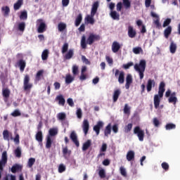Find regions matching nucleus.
<instances>
[{
	"mask_svg": "<svg viewBox=\"0 0 180 180\" xmlns=\"http://www.w3.org/2000/svg\"><path fill=\"white\" fill-rule=\"evenodd\" d=\"M99 40H101V36L96 34L91 33L89 35L87 40L85 36L83 35L81 39V47L82 49H86V44L92 46L94 41H99Z\"/></svg>",
	"mask_w": 180,
	"mask_h": 180,
	"instance_id": "f257e3e1",
	"label": "nucleus"
},
{
	"mask_svg": "<svg viewBox=\"0 0 180 180\" xmlns=\"http://www.w3.org/2000/svg\"><path fill=\"white\" fill-rule=\"evenodd\" d=\"M99 8V1H96L93 4L91 11V15H88L85 18L86 23L89 25H94L95 19H94L96 12H98V8Z\"/></svg>",
	"mask_w": 180,
	"mask_h": 180,
	"instance_id": "f03ea898",
	"label": "nucleus"
},
{
	"mask_svg": "<svg viewBox=\"0 0 180 180\" xmlns=\"http://www.w3.org/2000/svg\"><path fill=\"white\" fill-rule=\"evenodd\" d=\"M146 67H147V63L146 62V60H141L139 61V64L136 63L134 66L135 71L139 74L140 79H143V78H144Z\"/></svg>",
	"mask_w": 180,
	"mask_h": 180,
	"instance_id": "7ed1b4c3",
	"label": "nucleus"
},
{
	"mask_svg": "<svg viewBox=\"0 0 180 180\" xmlns=\"http://www.w3.org/2000/svg\"><path fill=\"white\" fill-rule=\"evenodd\" d=\"M8 164V153L4 150L1 155V159L0 160V179H2V172H4V168L6 167Z\"/></svg>",
	"mask_w": 180,
	"mask_h": 180,
	"instance_id": "20e7f679",
	"label": "nucleus"
},
{
	"mask_svg": "<svg viewBox=\"0 0 180 180\" xmlns=\"http://www.w3.org/2000/svg\"><path fill=\"white\" fill-rule=\"evenodd\" d=\"M134 134H136L139 141H144V130L139 126L134 128Z\"/></svg>",
	"mask_w": 180,
	"mask_h": 180,
	"instance_id": "39448f33",
	"label": "nucleus"
},
{
	"mask_svg": "<svg viewBox=\"0 0 180 180\" xmlns=\"http://www.w3.org/2000/svg\"><path fill=\"white\" fill-rule=\"evenodd\" d=\"M23 85L24 91H30L33 88V84L30 83V77L29 75H25Z\"/></svg>",
	"mask_w": 180,
	"mask_h": 180,
	"instance_id": "423d86ee",
	"label": "nucleus"
},
{
	"mask_svg": "<svg viewBox=\"0 0 180 180\" xmlns=\"http://www.w3.org/2000/svg\"><path fill=\"white\" fill-rule=\"evenodd\" d=\"M37 32L38 33H44L46 30H47V25H46V22L43 21L42 19H38L37 20Z\"/></svg>",
	"mask_w": 180,
	"mask_h": 180,
	"instance_id": "0eeeda50",
	"label": "nucleus"
},
{
	"mask_svg": "<svg viewBox=\"0 0 180 180\" xmlns=\"http://www.w3.org/2000/svg\"><path fill=\"white\" fill-rule=\"evenodd\" d=\"M119 75V76H118ZM115 77L117 78L118 77V82L119 84H124V72L119 71V70H115Z\"/></svg>",
	"mask_w": 180,
	"mask_h": 180,
	"instance_id": "6e6552de",
	"label": "nucleus"
},
{
	"mask_svg": "<svg viewBox=\"0 0 180 180\" xmlns=\"http://www.w3.org/2000/svg\"><path fill=\"white\" fill-rule=\"evenodd\" d=\"M103 127V122L98 121L97 124L93 127L94 131L96 132V136H99V134L101 133V129Z\"/></svg>",
	"mask_w": 180,
	"mask_h": 180,
	"instance_id": "1a4fd4ad",
	"label": "nucleus"
},
{
	"mask_svg": "<svg viewBox=\"0 0 180 180\" xmlns=\"http://www.w3.org/2000/svg\"><path fill=\"white\" fill-rule=\"evenodd\" d=\"M70 139L72 140V143L75 144L77 147H79V141H78V136H77V133L75 131H72L70 135Z\"/></svg>",
	"mask_w": 180,
	"mask_h": 180,
	"instance_id": "9d476101",
	"label": "nucleus"
},
{
	"mask_svg": "<svg viewBox=\"0 0 180 180\" xmlns=\"http://www.w3.org/2000/svg\"><path fill=\"white\" fill-rule=\"evenodd\" d=\"M150 16L156 19V20H155L153 23L154 25H155L157 28H160V27L161 26V23H160V16H158L157 13H154V11L150 12Z\"/></svg>",
	"mask_w": 180,
	"mask_h": 180,
	"instance_id": "9b49d317",
	"label": "nucleus"
},
{
	"mask_svg": "<svg viewBox=\"0 0 180 180\" xmlns=\"http://www.w3.org/2000/svg\"><path fill=\"white\" fill-rule=\"evenodd\" d=\"M154 86H155V80L149 79L146 84L147 92H151Z\"/></svg>",
	"mask_w": 180,
	"mask_h": 180,
	"instance_id": "f8f14e48",
	"label": "nucleus"
},
{
	"mask_svg": "<svg viewBox=\"0 0 180 180\" xmlns=\"http://www.w3.org/2000/svg\"><path fill=\"white\" fill-rule=\"evenodd\" d=\"M2 95L4 97V102H8V100L9 99V96H11V90L8 88L4 89L2 90Z\"/></svg>",
	"mask_w": 180,
	"mask_h": 180,
	"instance_id": "ddd939ff",
	"label": "nucleus"
},
{
	"mask_svg": "<svg viewBox=\"0 0 180 180\" xmlns=\"http://www.w3.org/2000/svg\"><path fill=\"white\" fill-rule=\"evenodd\" d=\"M82 127L85 136H86V134H88V131H89V122L88 120H84Z\"/></svg>",
	"mask_w": 180,
	"mask_h": 180,
	"instance_id": "4468645a",
	"label": "nucleus"
},
{
	"mask_svg": "<svg viewBox=\"0 0 180 180\" xmlns=\"http://www.w3.org/2000/svg\"><path fill=\"white\" fill-rule=\"evenodd\" d=\"M137 34V32H136V30L133 27V26L129 25L128 27V36L130 37V39H134Z\"/></svg>",
	"mask_w": 180,
	"mask_h": 180,
	"instance_id": "2eb2a0df",
	"label": "nucleus"
},
{
	"mask_svg": "<svg viewBox=\"0 0 180 180\" xmlns=\"http://www.w3.org/2000/svg\"><path fill=\"white\" fill-rule=\"evenodd\" d=\"M165 92V82H161L159 85L158 94L160 98L164 96V93Z\"/></svg>",
	"mask_w": 180,
	"mask_h": 180,
	"instance_id": "dca6fc26",
	"label": "nucleus"
},
{
	"mask_svg": "<svg viewBox=\"0 0 180 180\" xmlns=\"http://www.w3.org/2000/svg\"><path fill=\"white\" fill-rule=\"evenodd\" d=\"M131 84H133V77L131 76V75L128 74L126 77V89H129L130 85H131Z\"/></svg>",
	"mask_w": 180,
	"mask_h": 180,
	"instance_id": "f3484780",
	"label": "nucleus"
},
{
	"mask_svg": "<svg viewBox=\"0 0 180 180\" xmlns=\"http://www.w3.org/2000/svg\"><path fill=\"white\" fill-rule=\"evenodd\" d=\"M161 98L160 96V94H155L154 96V98H153V102H154V106L155 109H158V108L160 107V103L161 102Z\"/></svg>",
	"mask_w": 180,
	"mask_h": 180,
	"instance_id": "a211bd4d",
	"label": "nucleus"
},
{
	"mask_svg": "<svg viewBox=\"0 0 180 180\" xmlns=\"http://www.w3.org/2000/svg\"><path fill=\"white\" fill-rule=\"evenodd\" d=\"M121 46L120 44H119V42L115 41L114 42H112V53H117V51H119L121 49Z\"/></svg>",
	"mask_w": 180,
	"mask_h": 180,
	"instance_id": "6ab92c4d",
	"label": "nucleus"
},
{
	"mask_svg": "<svg viewBox=\"0 0 180 180\" xmlns=\"http://www.w3.org/2000/svg\"><path fill=\"white\" fill-rule=\"evenodd\" d=\"M17 64L20 68V71L23 72V71H25V68H26V61L23 59H20L18 61Z\"/></svg>",
	"mask_w": 180,
	"mask_h": 180,
	"instance_id": "aec40b11",
	"label": "nucleus"
},
{
	"mask_svg": "<svg viewBox=\"0 0 180 180\" xmlns=\"http://www.w3.org/2000/svg\"><path fill=\"white\" fill-rule=\"evenodd\" d=\"M169 103H174V105L176 104V102H178V98H176V93L173 92L171 94L170 97L168 99Z\"/></svg>",
	"mask_w": 180,
	"mask_h": 180,
	"instance_id": "412c9836",
	"label": "nucleus"
},
{
	"mask_svg": "<svg viewBox=\"0 0 180 180\" xmlns=\"http://www.w3.org/2000/svg\"><path fill=\"white\" fill-rule=\"evenodd\" d=\"M22 165L19 164H15L14 165L12 166L11 171L13 174H16V172L22 171Z\"/></svg>",
	"mask_w": 180,
	"mask_h": 180,
	"instance_id": "4be33fe9",
	"label": "nucleus"
},
{
	"mask_svg": "<svg viewBox=\"0 0 180 180\" xmlns=\"http://www.w3.org/2000/svg\"><path fill=\"white\" fill-rule=\"evenodd\" d=\"M74 57V49H70L63 56L64 60H71Z\"/></svg>",
	"mask_w": 180,
	"mask_h": 180,
	"instance_id": "5701e85b",
	"label": "nucleus"
},
{
	"mask_svg": "<svg viewBox=\"0 0 180 180\" xmlns=\"http://www.w3.org/2000/svg\"><path fill=\"white\" fill-rule=\"evenodd\" d=\"M56 101H58V105H60L61 106L65 105V98H64V96L61 94L56 96Z\"/></svg>",
	"mask_w": 180,
	"mask_h": 180,
	"instance_id": "b1692460",
	"label": "nucleus"
},
{
	"mask_svg": "<svg viewBox=\"0 0 180 180\" xmlns=\"http://www.w3.org/2000/svg\"><path fill=\"white\" fill-rule=\"evenodd\" d=\"M120 94H122V91L119 89L114 91V93L112 95L113 102H117V99H119V96H120Z\"/></svg>",
	"mask_w": 180,
	"mask_h": 180,
	"instance_id": "393cba45",
	"label": "nucleus"
},
{
	"mask_svg": "<svg viewBox=\"0 0 180 180\" xmlns=\"http://www.w3.org/2000/svg\"><path fill=\"white\" fill-rule=\"evenodd\" d=\"M171 33H172V27L168 26L165 30H164V36L165 39H168L169 36H171Z\"/></svg>",
	"mask_w": 180,
	"mask_h": 180,
	"instance_id": "a878e982",
	"label": "nucleus"
},
{
	"mask_svg": "<svg viewBox=\"0 0 180 180\" xmlns=\"http://www.w3.org/2000/svg\"><path fill=\"white\" fill-rule=\"evenodd\" d=\"M91 146H92V141H91V139H89L83 143L82 148V151H86V150H88V148L91 147Z\"/></svg>",
	"mask_w": 180,
	"mask_h": 180,
	"instance_id": "bb28decb",
	"label": "nucleus"
},
{
	"mask_svg": "<svg viewBox=\"0 0 180 180\" xmlns=\"http://www.w3.org/2000/svg\"><path fill=\"white\" fill-rule=\"evenodd\" d=\"M112 133V124H108L104 129V135L105 137H109V134Z\"/></svg>",
	"mask_w": 180,
	"mask_h": 180,
	"instance_id": "cd10ccee",
	"label": "nucleus"
},
{
	"mask_svg": "<svg viewBox=\"0 0 180 180\" xmlns=\"http://www.w3.org/2000/svg\"><path fill=\"white\" fill-rule=\"evenodd\" d=\"M110 17L113 20H120V14L116 12V11H112L110 13Z\"/></svg>",
	"mask_w": 180,
	"mask_h": 180,
	"instance_id": "c85d7f7f",
	"label": "nucleus"
},
{
	"mask_svg": "<svg viewBox=\"0 0 180 180\" xmlns=\"http://www.w3.org/2000/svg\"><path fill=\"white\" fill-rule=\"evenodd\" d=\"M43 74H44V70H40L37 72L35 75V81H37V82H39V81L43 78Z\"/></svg>",
	"mask_w": 180,
	"mask_h": 180,
	"instance_id": "c756f323",
	"label": "nucleus"
},
{
	"mask_svg": "<svg viewBox=\"0 0 180 180\" xmlns=\"http://www.w3.org/2000/svg\"><path fill=\"white\" fill-rule=\"evenodd\" d=\"M134 151L133 150H129L127 153V161H134Z\"/></svg>",
	"mask_w": 180,
	"mask_h": 180,
	"instance_id": "7c9ffc66",
	"label": "nucleus"
},
{
	"mask_svg": "<svg viewBox=\"0 0 180 180\" xmlns=\"http://www.w3.org/2000/svg\"><path fill=\"white\" fill-rule=\"evenodd\" d=\"M176 49H178V47L176 46V44H175L174 41H172L169 46L170 53L172 54H175V53H176Z\"/></svg>",
	"mask_w": 180,
	"mask_h": 180,
	"instance_id": "2f4dec72",
	"label": "nucleus"
},
{
	"mask_svg": "<svg viewBox=\"0 0 180 180\" xmlns=\"http://www.w3.org/2000/svg\"><path fill=\"white\" fill-rule=\"evenodd\" d=\"M48 136H50V137H54V136H57L58 134V129L57 128H51L49 131Z\"/></svg>",
	"mask_w": 180,
	"mask_h": 180,
	"instance_id": "473e14b6",
	"label": "nucleus"
},
{
	"mask_svg": "<svg viewBox=\"0 0 180 180\" xmlns=\"http://www.w3.org/2000/svg\"><path fill=\"white\" fill-rule=\"evenodd\" d=\"M35 139L39 143H43V132L41 131H38L36 134Z\"/></svg>",
	"mask_w": 180,
	"mask_h": 180,
	"instance_id": "72a5a7b5",
	"label": "nucleus"
},
{
	"mask_svg": "<svg viewBox=\"0 0 180 180\" xmlns=\"http://www.w3.org/2000/svg\"><path fill=\"white\" fill-rule=\"evenodd\" d=\"M75 79V78L74 77H72L71 75L68 74L65 76V84H67L68 85H69V84H71L74 80Z\"/></svg>",
	"mask_w": 180,
	"mask_h": 180,
	"instance_id": "f704fd0d",
	"label": "nucleus"
},
{
	"mask_svg": "<svg viewBox=\"0 0 180 180\" xmlns=\"http://www.w3.org/2000/svg\"><path fill=\"white\" fill-rule=\"evenodd\" d=\"M81 22H82V14L79 13L75 20V25L76 27H78V26L81 25Z\"/></svg>",
	"mask_w": 180,
	"mask_h": 180,
	"instance_id": "c9c22d12",
	"label": "nucleus"
},
{
	"mask_svg": "<svg viewBox=\"0 0 180 180\" xmlns=\"http://www.w3.org/2000/svg\"><path fill=\"white\" fill-rule=\"evenodd\" d=\"M23 5V0H18L15 4H14L13 8L14 11H19L20 6Z\"/></svg>",
	"mask_w": 180,
	"mask_h": 180,
	"instance_id": "e433bc0d",
	"label": "nucleus"
},
{
	"mask_svg": "<svg viewBox=\"0 0 180 180\" xmlns=\"http://www.w3.org/2000/svg\"><path fill=\"white\" fill-rule=\"evenodd\" d=\"M67 30V24L64 22H60L58 25V32H64V30Z\"/></svg>",
	"mask_w": 180,
	"mask_h": 180,
	"instance_id": "4c0bfd02",
	"label": "nucleus"
},
{
	"mask_svg": "<svg viewBox=\"0 0 180 180\" xmlns=\"http://www.w3.org/2000/svg\"><path fill=\"white\" fill-rule=\"evenodd\" d=\"M2 12H4V16H9V13H11V9L9 8V6H3L1 8Z\"/></svg>",
	"mask_w": 180,
	"mask_h": 180,
	"instance_id": "58836bf2",
	"label": "nucleus"
},
{
	"mask_svg": "<svg viewBox=\"0 0 180 180\" xmlns=\"http://www.w3.org/2000/svg\"><path fill=\"white\" fill-rule=\"evenodd\" d=\"M57 119L63 122L67 119V115H65V112H59L57 115Z\"/></svg>",
	"mask_w": 180,
	"mask_h": 180,
	"instance_id": "ea45409f",
	"label": "nucleus"
},
{
	"mask_svg": "<svg viewBox=\"0 0 180 180\" xmlns=\"http://www.w3.org/2000/svg\"><path fill=\"white\" fill-rule=\"evenodd\" d=\"M122 4L125 9H130V8H131V2L130 0H122Z\"/></svg>",
	"mask_w": 180,
	"mask_h": 180,
	"instance_id": "a19ab883",
	"label": "nucleus"
},
{
	"mask_svg": "<svg viewBox=\"0 0 180 180\" xmlns=\"http://www.w3.org/2000/svg\"><path fill=\"white\" fill-rule=\"evenodd\" d=\"M51 144H53V141L50 136H46V148H51Z\"/></svg>",
	"mask_w": 180,
	"mask_h": 180,
	"instance_id": "79ce46f5",
	"label": "nucleus"
},
{
	"mask_svg": "<svg viewBox=\"0 0 180 180\" xmlns=\"http://www.w3.org/2000/svg\"><path fill=\"white\" fill-rule=\"evenodd\" d=\"M14 154L17 158H20V157H22V150L20 149V148L18 147L14 150Z\"/></svg>",
	"mask_w": 180,
	"mask_h": 180,
	"instance_id": "37998d69",
	"label": "nucleus"
},
{
	"mask_svg": "<svg viewBox=\"0 0 180 180\" xmlns=\"http://www.w3.org/2000/svg\"><path fill=\"white\" fill-rule=\"evenodd\" d=\"M25 29H26V23H25V22H20L18 24V30L20 32H25Z\"/></svg>",
	"mask_w": 180,
	"mask_h": 180,
	"instance_id": "c03bdc74",
	"label": "nucleus"
},
{
	"mask_svg": "<svg viewBox=\"0 0 180 180\" xmlns=\"http://www.w3.org/2000/svg\"><path fill=\"white\" fill-rule=\"evenodd\" d=\"M165 129L166 130H174L176 129V125H175V124L168 123L166 124Z\"/></svg>",
	"mask_w": 180,
	"mask_h": 180,
	"instance_id": "a18cd8bd",
	"label": "nucleus"
},
{
	"mask_svg": "<svg viewBox=\"0 0 180 180\" xmlns=\"http://www.w3.org/2000/svg\"><path fill=\"white\" fill-rule=\"evenodd\" d=\"M49 58V50L45 49L41 54V59L44 61Z\"/></svg>",
	"mask_w": 180,
	"mask_h": 180,
	"instance_id": "49530a36",
	"label": "nucleus"
},
{
	"mask_svg": "<svg viewBox=\"0 0 180 180\" xmlns=\"http://www.w3.org/2000/svg\"><path fill=\"white\" fill-rule=\"evenodd\" d=\"M3 137H4V140L9 141L10 136H9V131H8V129H6L3 131Z\"/></svg>",
	"mask_w": 180,
	"mask_h": 180,
	"instance_id": "de8ad7c7",
	"label": "nucleus"
},
{
	"mask_svg": "<svg viewBox=\"0 0 180 180\" xmlns=\"http://www.w3.org/2000/svg\"><path fill=\"white\" fill-rule=\"evenodd\" d=\"M68 47H69L68 43L65 42L62 46V50H61L62 54H65V53L68 51Z\"/></svg>",
	"mask_w": 180,
	"mask_h": 180,
	"instance_id": "09e8293b",
	"label": "nucleus"
},
{
	"mask_svg": "<svg viewBox=\"0 0 180 180\" xmlns=\"http://www.w3.org/2000/svg\"><path fill=\"white\" fill-rule=\"evenodd\" d=\"M98 175L101 179L106 178V172L103 169H101L98 171Z\"/></svg>",
	"mask_w": 180,
	"mask_h": 180,
	"instance_id": "8fccbe9b",
	"label": "nucleus"
},
{
	"mask_svg": "<svg viewBox=\"0 0 180 180\" xmlns=\"http://www.w3.org/2000/svg\"><path fill=\"white\" fill-rule=\"evenodd\" d=\"M133 53H134V54H140V53H143V49L140 46L135 47L133 49Z\"/></svg>",
	"mask_w": 180,
	"mask_h": 180,
	"instance_id": "3c124183",
	"label": "nucleus"
},
{
	"mask_svg": "<svg viewBox=\"0 0 180 180\" xmlns=\"http://www.w3.org/2000/svg\"><path fill=\"white\" fill-rule=\"evenodd\" d=\"M34 162H36V159H34V158H30L28 160L29 168H32V167L34 165Z\"/></svg>",
	"mask_w": 180,
	"mask_h": 180,
	"instance_id": "603ef678",
	"label": "nucleus"
},
{
	"mask_svg": "<svg viewBox=\"0 0 180 180\" xmlns=\"http://www.w3.org/2000/svg\"><path fill=\"white\" fill-rule=\"evenodd\" d=\"M78 65H74L72 68V74L73 75H78V72H79V70H78Z\"/></svg>",
	"mask_w": 180,
	"mask_h": 180,
	"instance_id": "864d4df0",
	"label": "nucleus"
},
{
	"mask_svg": "<svg viewBox=\"0 0 180 180\" xmlns=\"http://www.w3.org/2000/svg\"><path fill=\"white\" fill-rule=\"evenodd\" d=\"M131 129H133V124H128L124 128L125 133H129V131H131Z\"/></svg>",
	"mask_w": 180,
	"mask_h": 180,
	"instance_id": "5fc2aeb1",
	"label": "nucleus"
},
{
	"mask_svg": "<svg viewBox=\"0 0 180 180\" xmlns=\"http://www.w3.org/2000/svg\"><path fill=\"white\" fill-rule=\"evenodd\" d=\"M22 113H20V111L19 110H15L12 113L11 116L13 117H18V116H21Z\"/></svg>",
	"mask_w": 180,
	"mask_h": 180,
	"instance_id": "6e6d98bb",
	"label": "nucleus"
},
{
	"mask_svg": "<svg viewBox=\"0 0 180 180\" xmlns=\"http://www.w3.org/2000/svg\"><path fill=\"white\" fill-rule=\"evenodd\" d=\"M82 61L87 65H91V61H89V60H88L85 56H82Z\"/></svg>",
	"mask_w": 180,
	"mask_h": 180,
	"instance_id": "4d7b16f0",
	"label": "nucleus"
},
{
	"mask_svg": "<svg viewBox=\"0 0 180 180\" xmlns=\"http://www.w3.org/2000/svg\"><path fill=\"white\" fill-rule=\"evenodd\" d=\"M63 155H71V150H68V147L65 146V148H63Z\"/></svg>",
	"mask_w": 180,
	"mask_h": 180,
	"instance_id": "13d9d810",
	"label": "nucleus"
},
{
	"mask_svg": "<svg viewBox=\"0 0 180 180\" xmlns=\"http://www.w3.org/2000/svg\"><path fill=\"white\" fill-rule=\"evenodd\" d=\"M124 113H125V115H130V107H129V105L127 104L124 105Z\"/></svg>",
	"mask_w": 180,
	"mask_h": 180,
	"instance_id": "bf43d9fd",
	"label": "nucleus"
},
{
	"mask_svg": "<svg viewBox=\"0 0 180 180\" xmlns=\"http://www.w3.org/2000/svg\"><path fill=\"white\" fill-rule=\"evenodd\" d=\"M20 19H22L23 20H26L27 19V12L22 11L20 15Z\"/></svg>",
	"mask_w": 180,
	"mask_h": 180,
	"instance_id": "052dcab7",
	"label": "nucleus"
},
{
	"mask_svg": "<svg viewBox=\"0 0 180 180\" xmlns=\"http://www.w3.org/2000/svg\"><path fill=\"white\" fill-rule=\"evenodd\" d=\"M120 174L122 176H127V172H126V169L123 167L120 168Z\"/></svg>",
	"mask_w": 180,
	"mask_h": 180,
	"instance_id": "680f3d73",
	"label": "nucleus"
},
{
	"mask_svg": "<svg viewBox=\"0 0 180 180\" xmlns=\"http://www.w3.org/2000/svg\"><path fill=\"white\" fill-rule=\"evenodd\" d=\"M65 171V166L63 164H60L58 167V172L63 174Z\"/></svg>",
	"mask_w": 180,
	"mask_h": 180,
	"instance_id": "e2e57ef3",
	"label": "nucleus"
},
{
	"mask_svg": "<svg viewBox=\"0 0 180 180\" xmlns=\"http://www.w3.org/2000/svg\"><path fill=\"white\" fill-rule=\"evenodd\" d=\"M161 165L162 168H163L165 171H168V169H169V165H168V163L163 162Z\"/></svg>",
	"mask_w": 180,
	"mask_h": 180,
	"instance_id": "0e129e2a",
	"label": "nucleus"
},
{
	"mask_svg": "<svg viewBox=\"0 0 180 180\" xmlns=\"http://www.w3.org/2000/svg\"><path fill=\"white\" fill-rule=\"evenodd\" d=\"M67 103L69 105V106H70L71 108H74L75 104H74V100H72V98H69L67 100Z\"/></svg>",
	"mask_w": 180,
	"mask_h": 180,
	"instance_id": "69168bd1",
	"label": "nucleus"
},
{
	"mask_svg": "<svg viewBox=\"0 0 180 180\" xmlns=\"http://www.w3.org/2000/svg\"><path fill=\"white\" fill-rule=\"evenodd\" d=\"M122 8H123V3H122L121 1L118 2L117 4V12H120V11H122Z\"/></svg>",
	"mask_w": 180,
	"mask_h": 180,
	"instance_id": "338daca9",
	"label": "nucleus"
},
{
	"mask_svg": "<svg viewBox=\"0 0 180 180\" xmlns=\"http://www.w3.org/2000/svg\"><path fill=\"white\" fill-rule=\"evenodd\" d=\"M171 23V18L166 19L163 22V27H167Z\"/></svg>",
	"mask_w": 180,
	"mask_h": 180,
	"instance_id": "774afa93",
	"label": "nucleus"
}]
</instances>
